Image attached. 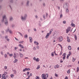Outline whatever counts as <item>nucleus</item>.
<instances>
[{"mask_svg":"<svg viewBox=\"0 0 79 79\" xmlns=\"http://www.w3.org/2000/svg\"><path fill=\"white\" fill-rule=\"evenodd\" d=\"M29 72H27V76H28V75H29Z\"/></svg>","mask_w":79,"mask_h":79,"instance_id":"nucleus-54","label":"nucleus"},{"mask_svg":"<svg viewBox=\"0 0 79 79\" xmlns=\"http://www.w3.org/2000/svg\"><path fill=\"white\" fill-rule=\"evenodd\" d=\"M13 55V54H10L9 56H12Z\"/></svg>","mask_w":79,"mask_h":79,"instance_id":"nucleus-53","label":"nucleus"},{"mask_svg":"<svg viewBox=\"0 0 79 79\" xmlns=\"http://www.w3.org/2000/svg\"><path fill=\"white\" fill-rule=\"evenodd\" d=\"M6 15H3L2 16V19L1 20V22L2 23H4L5 26H7L8 25V20L6 19Z\"/></svg>","mask_w":79,"mask_h":79,"instance_id":"nucleus-1","label":"nucleus"},{"mask_svg":"<svg viewBox=\"0 0 79 79\" xmlns=\"http://www.w3.org/2000/svg\"><path fill=\"white\" fill-rule=\"evenodd\" d=\"M9 6L11 10H12V8H11V6L10 5H9Z\"/></svg>","mask_w":79,"mask_h":79,"instance_id":"nucleus-41","label":"nucleus"},{"mask_svg":"<svg viewBox=\"0 0 79 79\" xmlns=\"http://www.w3.org/2000/svg\"><path fill=\"white\" fill-rule=\"evenodd\" d=\"M65 58H66V56H64L63 57V60H64L65 59Z\"/></svg>","mask_w":79,"mask_h":79,"instance_id":"nucleus-52","label":"nucleus"},{"mask_svg":"<svg viewBox=\"0 0 79 79\" xmlns=\"http://www.w3.org/2000/svg\"><path fill=\"white\" fill-rule=\"evenodd\" d=\"M4 56L6 58H7V54H5L4 55Z\"/></svg>","mask_w":79,"mask_h":79,"instance_id":"nucleus-36","label":"nucleus"},{"mask_svg":"<svg viewBox=\"0 0 79 79\" xmlns=\"http://www.w3.org/2000/svg\"><path fill=\"white\" fill-rule=\"evenodd\" d=\"M40 68V66H38V67L36 68L37 69H39Z\"/></svg>","mask_w":79,"mask_h":79,"instance_id":"nucleus-48","label":"nucleus"},{"mask_svg":"<svg viewBox=\"0 0 79 79\" xmlns=\"http://www.w3.org/2000/svg\"><path fill=\"white\" fill-rule=\"evenodd\" d=\"M51 55L52 56H54V54H53V52H52L51 53Z\"/></svg>","mask_w":79,"mask_h":79,"instance_id":"nucleus-43","label":"nucleus"},{"mask_svg":"<svg viewBox=\"0 0 79 79\" xmlns=\"http://www.w3.org/2000/svg\"><path fill=\"white\" fill-rule=\"evenodd\" d=\"M8 73H7V72H5L3 74V75H4V76H6V74H7Z\"/></svg>","mask_w":79,"mask_h":79,"instance_id":"nucleus-26","label":"nucleus"},{"mask_svg":"<svg viewBox=\"0 0 79 79\" xmlns=\"http://www.w3.org/2000/svg\"><path fill=\"white\" fill-rule=\"evenodd\" d=\"M40 77H36L35 79H39Z\"/></svg>","mask_w":79,"mask_h":79,"instance_id":"nucleus-39","label":"nucleus"},{"mask_svg":"<svg viewBox=\"0 0 79 79\" xmlns=\"http://www.w3.org/2000/svg\"><path fill=\"white\" fill-rule=\"evenodd\" d=\"M33 50H36V48H35V47L34 48Z\"/></svg>","mask_w":79,"mask_h":79,"instance_id":"nucleus-49","label":"nucleus"},{"mask_svg":"<svg viewBox=\"0 0 79 79\" xmlns=\"http://www.w3.org/2000/svg\"><path fill=\"white\" fill-rule=\"evenodd\" d=\"M2 34H4V31H2Z\"/></svg>","mask_w":79,"mask_h":79,"instance_id":"nucleus-61","label":"nucleus"},{"mask_svg":"<svg viewBox=\"0 0 79 79\" xmlns=\"http://www.w3.org/2000/svg\"><path fill=\"white\" fill-rule=\"evenodd\" d=\"M65 79H68V77L66 76L65 78Z\"/></svg>","mask_w":79,"mask_h":79,"instance_id":"nucleus-63","label":"nucleus"},{"mask_svg":"<svg viewBox=\"0 0 79 79\" xmlns=\"http://www.w3.org/2000/svg\"><path fill=\"white\" fill-rule=\"evenodd\" d=\"M71 26L72 27H74L75 26V24L74 23H72Z\"/></svg>","mask_w":79,"mask_h":79,"instance_id":"nucleus-29","label":"nucleus"},{"mask_svg":"<svg viewBox=\"0 0 79 79\" xmlns=\"http://www.w3.org/2000/svg\"><path fill=\"white\" fill-rule=\"evenodd\" d=\"M58 45H59L60 47H61V48H63L62 47V46L61 44H58Z\"/></svg>","mask_w":79,"mask_h":79,"instance_id":"nucleus-33","label":"nucleus"},{"mask_svg":"<svg viewBox=\"0 0 79 79\" xmlns=\"http://www.w3.org/2000/svg\"><path fill=\"white\" fill-rule=\"evenodd\" d=\"M68 5V3H65L64 4L63 6L64 8H66Z\"/></svg>","mask_w":79,"mask_h":79,"instance_id":"nucleus-10","label":"nucleus"},{"mask_svg":"<svg viewBox=\"0 0 79 79\" xmlns=\"http://www.w3.org/2000/svg\"><path fill=\"white\" fill-rule=\"evenodd\" d=\"M34 44H35V45H39V43L35 41H34Z\"/></svg>","mask_w":79,"mask_h":79,"instance_id":"nucleus-16","label":"nucleus"},{"mask_svg":"<svg viewBox=\"0 0 79 79\" xmlns=\"http://www.w3.org/2000/svg\"><path fill=\"white\" fill-rule=\"evenodd\" d=\"M5 38L6 39H8V36H5Z\"/></svg>","mask_w":79,"mask_h":79,"instance_id":"nucleus-40","label":"nucleus"},{"mask_svg":"<svg viewBox=\"0 0 79 79\" xmlns=\"http://www.w3.org/2000/svg\"><path fill=\"white\" fill-rule=\"evenodd\" d=\"M60 18H62V17H63V15H62V14H60Z\"/></svg>","mask_w":79,"mask_h":79,"instance_id":"nucleus-42","label":"nucleus"},{"mask_svg":"<svg viewBox=\"0 0 79 79\" xmlns=\"http://www.w3.org/2000/svg\"><path fill=\"white\" fill-rule=\"evenodd\" d=\"M42 78L43 79H47V78H45V74H43L42 75Z\"/></svg>","mask_w":79,"mask_h":79,"instance_id":"nucleus-8","label":"nucleus"},{"mask_svg":"<svg viewBox=\"0 0 79 79\" xmlns=\"http://www.w3.org/2000/svg\"><path fill=\"white\" fill-rule=\"evenodd\" d=\"M30 42H32V38L31 37H29Z\"/></svg>","mask_w":79,"mask_h":79,"instance_id":"nucleus-12","label":"nucleus"},{"mask_svg":"<svg viewBox=\"0 0 79 79\" xmlns=\"http://www.w3.org/2000/svg\"><path fill=\"white\" fill-rule=\"evenodd\" d=\"M9 33L10 34H11L13 32L11 30H9Z\"/></svg>","mask_w":79,"mask_h":79,"instance_id":"nucleus-32","label":"nucleus"},{"mask_svg":"<svg viewBox=\"0 0 79 79\" xmlns=\"http://www.w3.org/2000/svg\"><path fill=\"white\" fill-rule=\"evenodd\" d=\"M14 73H15V74L16 73V70H14Z\"/></svg>","mask_w":79,"mask_h":79,"instance_id":"nucleus-60","label":"nucleus"},{"mask_svg":"<svg viewBox=\"0 0 79 79\" xmlns=\"http://www.w3.org/2000/svg\"><path fill=\"white\" fill-rule=\"evenodd\" d=\"M17 61H18V59H15V60L14 61V63H15L17 62Z\"/></svg>","mask_w":79,"mask_h":79,"instance_id":"nucleus-21","label":"nucleus"},{"mask_svg":"<svg viewBox=\"0 0 79 79\" xmlns=\"http://www.w3.org/2000/svg\"><path fill=\"white\" fill-rule=\"evenodd\" d=\"M74 37L75 38V40H77V36H76V34H75L74 35Z\"/></svg>","mask_w":79,"mask_h":79,"instance_id":"nucleus-19","label":"nucleus"},{"mask_svg":"<svg viewBox=\"0 0 79 79\" xmlns=\"http://www.w3.org/2000/svg\"><path fill=\"white\" fill-rule=\"evenodd\" d=\"M4 68L5 69H7V66H4Z\"/></svg>","mask_w":79,"mask_h":79,"instance_id":"nucleus-47","label":"nucleus"},{"mask_svg":"<svg viewBox=\"0 0 79 79\" xmlns=\"http://www.w3.org/2000/svg\"><path fill=\"white\" fill-rule=\"evenodd\" d=\"M24 38H27V34H26L24 37Z\"/></svg>","mask_w":79,"mask_h":79,"instance_id":"nucleus-35","label":"nucleus"},{"mask_svg":"<svg viewBox=\"0 0 79 79\" xmlns=\"http://www.w3.org/2000/svg\"><path fill=\"white\" fill-rule=\"evenodd\" d=\"M67 41L68 42H71V41L70 40V39H69V37L67 36Z\"/></svg>","mask_w":79,"mask_h":79,"instance_id":"nucleus-14","label":"nucleus"},{"mask_svg":"<svg viewBox=\"0 0 79 79\" xmlns=\"http://www.w3.org/2000/svg\"><path fill=\"white\" fill-rule=\"evenodd\" d=\"M69 12V10L68 9H67L66 10V12L67 13H68V12Z\"/></svg>","mask_w":79,"mask_h":79,"instance_id":"nucleus-38","label":"nucleus"},{"mask_svg":"<svg viewBox=\"0 0 79 79\" xmlns=\"http://www.w3.org/2000/svg\"><path fill=\"white\" fill-rule=\"evenodd\" d=\"M50 35L49 33H47L46 35L45 36V38L46 39H48V36Z\"/></svg>","mask_w":79,"mask_h":79,"instance_id":"nucleus-11","label":"nucleus"},{"mask_svg":"<svg viewBox=\"0 0 79 79\" xmlns=\"http://www.w3.org/2000/svg\"><path fill=\"white\" fill-rule=\"evenodd\" d=\"M52 32L51 31H49V33H48L49 34V35H50V34H51Z\"/></svg>","mask_w":79,"mask_h":79,"instance_id":"nucleus-46","label":"nucleus"},{"mask_svg":"<svg viewBox=\"0 0 79 79\" xmlns=\"http://www.w3.org/2000/svg\"><path fill=\"white\" fill-rule=\"evenodd\" d=\"M43 18H44V19H45V14H44L43 15Z\"/></svg>","mask_w":79,"mask_h":79,"instance_id":"nucleus-27","label":"nucleus"},{"mask_svg":"<svg viewBox=\"0 0 79 79\" xmlns=\"http://www.w3.org/2000/svg\"><path fill=\"white\" fill-rule=\"evenodd\" d=\"M67 73L68 74H69L70 73V69H69V70L67 71Z\"/></svg>","mask_w":79,"mask_h":79,"instance_id":"nucleus-30","label":"nucleus"},{"mask_svg":"<svg viewBox=\"0 0 79 79\" xmlns=\"http://www.w3.org/2000/svg\"><path fill=\"white\" fill-rule=\"evenodd\" d=\"M9 29H10V28H9V27H8L7 29L6 30V32H9V31H10Z\"/></svg>","mask_w":79,"mask_h":79,"instance_id":"nucleus-13","label":"nucleus"},{"mask_svg":"<svg viewBox=\"0 0 79 79\" xmlns=\"http://www.w3.org/2000/svg\"><path fill=\"white\" fill-rule=\"evenodd\" d=\"M19 47H21V48H24V47H23V45H22L21 44H19Z\"/></svg>","mask_w":79,"mask_h":79,"instance_id":"nucleus-15","label":"nucleus"},{"mask_svg":"<svg viewBox=\"0 0 79 79\" xmlns=\"http://www.w3.org/2000/svg\"><path fill=\"white\" fill-rule=\"evenodd\" d=\"M35 18H36V19H37V18H38V17L37 16V15H35Z\"/></svg>","mask_w":79,"mask_h":79,"instance_id":"nucleus-57","label":"nucleus"},{"mask_svg":"<svg viewBox=\"0 0 79 79\" xmlns=\"http://www.w3.org/2000/svg\"><path fill=\"white\" fill-rule=\"evenodd\" d=\"M18 33H19L20 35H21V36H23V35L21 33H20V32H18Z\"/></svg>","mask_w":79,"mask_h":79,"instance_id":"nucleus-44","label":"nucleus"},{"mask_svg":"<svg viewBox=\"0 0 79 79\" xmlns=\"http://www.w3.org/2000/svg\"><path fill=\"white\" fill-rule=\"evenodd\" d=\"M57 39L58 40L59 42H61L63 40V37L60 36L59 38H57Z\"/></svg>","mask_w":79,"mask_h":79,"instance_id":"nucleus-3","label":"nucleus"},{"mask_svg":"<svg viewBox=\"0 0 79 79\" xmlns=\"http://www.w3.org/2000/svg\"><path fill=\"white\" fill-rule=\"evenodd\" d=\"M27 17V14H25L23 15H22L20 16L21 19L22 21H24L26 20V18Z\"/></svg>","mask_w":79,"mask_h":79,"instance_id":"nucleus-2","label":"nucleus"},{"mask_svg":"<svg viewBox=\"0 0 79 79\" xmlns=\"http://www.w3.org/2000/svg\"><path fill=\"white\" fill-rule=\"evenodd\" d=\"M6 40H7V41H8V42H9V41H10V39L8 38L6 39Z\"/></svg>","mask_w":79,"mask_h":79,"instance_id":"nucleus-51","label":"nucleus"},{"mask_svg":"<svg viewBox=\"0 0 79 79\" xmlns=\"http://www.w3.org/2000/svg\"><path fill=\"white\" fill-rule=\"evenodd\" d=\"M15 50H16V49H18V48H17L16 47H15Z\"/></svg>","mask_w":79,"mask_h":79,"instance_id":"nucleus-62","label":"nucleus"},{"mask_svg":"<svg viewBox=\"0 0 79 79\" xmlns=\"http://www.w3.org/2000/svg\"><path fill=\"white\" fill-rule=\"evenodd\" d=\"M21 5H24V2H22L21 3Z\"/></svg>","mask_w":79,"mask_h":79,"instance_id":"nucleus-56","label":"nucleus"},{"mask_svg":"<svg viewBox=\"0 0 79 79\" xmlns=\"http://www.w3.org/2000/svg\"><path fill=\"white\" fill-rule=\"evenodd\" d=\"M10 3H13V0H10Z\"/></svg>","mask_w":79,"mask_h":79,"instance_id":"nucleus-34","label":"nucleus"},{"mask_svg":"<svg viewBox=\"0 0 79 79\" xmlns=\"http://www.w3.org/2000/svg\"><path fill=\"white\" fill-rule=\"evenodd\" d=\"M71 31V27H68V29L66 30V33H68L69 32V31Z\"/></svg>","mask_w":79,"mask_h":79,"instance_id":"nucleus-6","label":"nucleus"},{"mask_svg":"<svg viewBox=\"0 0 79 79\" xmlns=\"http://www.w3.org/2000/svg\"><path fill=\"white\" fill-rule=\"evenodd\" d=\"M45 78H47V77H48V74H46L45 75Z\"/></svg>","mask_w":79,"mask_h":79,"instance_id":"nucleus-23","label":"nucleus"},{"mask_svg":"<svg viewBox=\"0 0 79 79\" xmlns=\"http://www.w3.org/2000/svg\"><path fill=\"white\" fill-rule=\"evenodd\" d=\"M9 21H13V18L12 16H10L9 17Z\"/></svg>","mask_w":79,"mask_h":79,"instance_id":"nucleus-7","label":"nucleus"},{"mask_svg":"<svg viewBox=\"0 0 79 79\" xmlns=\"http://www.w3.org/2000/svg\"><path fill=\"white\" fill-rule=\"evenodd\" d=\"M33 30H34V31H36V29H35V28H34L33 29Z\"/></svg>","mask_w":79,"mask_h":79,"instance_id":"nucleus-64","label":"nucleus"},{"mask_svg":"<svg viewBox=\"0 0 79 79\" xmlns=\"http://www.w3.org/2000/svg\"><path fill=\"white\" fill-rule=\"evenodd\" d=\"M18 55V53H14V56L13 57L15 59H16V56Z\"/></svg>","mask_w":79,"mask_h":79,"instance_id":"nucleus-4","label":"nucleus"},{"mask_svg":"<svg viewBox=\"0 0 79 79\" xmlns=\"http://www.w3.org/2000/svg\"><path fill=\"white\" fill-rule=\"evenodd\" d=\"M11 27L12 28H14V27H15V25L14 24H12L11 25Z\"/></svg>","mask_w":79,"mask_h":79,"instance_id":"nucleus-20","label":"nucleus"},{"mask_svg":"<svg viewBox=\"0 0 79 79\" xmlns=\"http://www.w3.org/2000/svg\"><path fill=\"white\" fill-rule=\"evenodd\" d=\"M56 66L57 68H59V65H56Z\"/></svg>","mask_w":79,"mask_h":79,"instance_id":"nucleus-50","label":"nucleus"},{"mask_svg":"<svg viewBox=\"0 0 79 79\" xmlns=\"http://www.w3.org/2000/svg\"><path fill=\"white\" fill-rule=\"evenodd\" d=\"M2 79H6V77L4 75H2Z\"/></svg>","mask_w":79,"mask_h":79,"instance_id":"nucleus-18","label":"nucleus"},{"mask_svg":"<svg viewBox=\"0 0 79 79\" xmlns=\"http://www.w3.org/2000/svg\"><path fill=\"white\" fill-rule=\"evenodd\" d=\"M36 61L39 62V58H37L36 59Z\"/></svg>","mask_w":79,"mask_h":79,"instance_id":"nucleus-25","label":"nucleus"},{"mask_svg":"<svg viewBox=\"0 0 79 79\" xmlns=\"http://www.w3.org/2000/svg\"><path fill=\"white\" fill-rule=\"evenodd\" d=\"M2 26V22H0V27H1Z\"/></svg>","mask_w":79,"mask_h":79,"instance_id":"nucleus-37","label":"nucleus"},{"mask_svg":"<svg viewBox=\"0 0 79 79\" xmlns=\"http://www.w3.org/2000/svg\"><path fill=\"white\" fill-rule=\"evenodd\" d=\"M29 3H30V1L29 0H27L26 3V6H29Z\"/></svg>","mask_w":79,"mask_h":79,"instance_id":"nucleus-5","label":"nucleus"},{"mask_svg":"<svg viewBox=\"0 0 79 79\" xmlns=\"http://www.w3.org/2000/svg\"><path fill=\"white\" fill-rule=\"evenodd\" d=\"M73 60L72 61L74 62V61H75V60H76V58H74V57H73Z\"/></svg>","mask_w":79,"mask_h":79,"instance_id":"nucleus-24","label":"nucleus"},{"mask_svg":"<svg viewBox=\"0 0 79 79\" xmlns=\"http://www.w3.org/2000/svg\"><path fill=\"white\" fill-rule=\"evenodd\" d=\"M68 49H69V50H71V46H68Z\"/></svg>","mask_w":79,"mask_h":79,"instance_id":"nucleus-17","label":"nucleus"},{"mask_svg":"<svg viewBox=\"0 0 79 79\" xmlns=\"http://www.w3.org/2000/svg\"><path fill=\"white\" fill-rule=\"evenodd\" d=\"M23 42H24V41H22L19 42V43H23Z\"/></svg>","mask_w":79,"mask_h":79,"instance_id":"nucleus-58","label":"nucleus"},{"mask_svg":"<svg viewBox=\"0 0 79 79\" xmlns=\"http://www.w3.org/2000/svg\"><path fill=\"white\" fill-rule=\"evenodd\" d=\"M43 5L44 6H45V3H43Z\"/></svg>","mask_w":79,"mask_h":79,"instance_id":"nucleus-59","label":"nucleus"},{"mask_svg":"<svg viewBox=\"0 0 79 79\" xmlns=\"http://www.w3.org/2000/svg\"><path fill=\"white\" fill-rule=\"evenodd\" d=\"M20 57H23V54L20 53Z\"/></svg>","mask_w":79,"mask_h":79,"instance_id":"nucleus-22","label":"nucleus"},{"mask_svg":"<svg viewBox=\"0 0 79 79\" xmlns=\"http://www.w3.org/2000/svg\"><path fill=\"white\" fill-rule=\"evenodd\" d=\"M29 70H30V69H27V68H26L25 69H23V72H24L26 71H29Z\"/></svg>","mask_w":79,"mask_h":79,"instance_id":"nucleus-9","label":"nucleus"},{"mask_svg":"<svg viewBox=\"0 0 79 79\" xmlns=\"http://www.w3.org/2000/svg\"><path fill=\"white\" fill-rule=\"evenodd\" d=\"M36 48L37 49H39V46H36Z\"/></svg>","mask_w":79,"mask_h":79,"instance_id":"nucleus-55","label":"nucleus"},{"mask_svg":"<svg viewBox=\"0 0 79 79\" xmlns=\"http://www.w3.org/2000/svg\"><path fill=\"white\" fill-rule=\"evenodd\" d=\"M77 72H79V67H77Z\"/></svg>","mask_w":79,"mask_h":79,"instance_id":"nucleus-28","label":"nucleus"},{"mask_svg":"<svg viewBox=\"0 0 79 79\" xmlns=\"http://www.w3.org/2000/svg\"><path fill=\"white\" fill-rule=\"evenodd\" d=\"M63 23H64V24H66V21H64L63 22Z\"/></svg>","mask_w":79,"mask_h":79,"instance_id":"nucleus-45","label":"nucleus"},{"mask_svg":"<svg viewBox=\"0 0 79 79\" xmlns=\"http://www.w3.org/2000/svg\"><path fill=\"white\" fill-rule=\"evenodd\" d=\"M10 76H11V77L12 78H13V77H14V75H13V74L10 75Z\"/></svg>","mask_w":79,"mask_h":79,"instance_id":"nucleus-31","label":"nucleus"}]
</instances>
